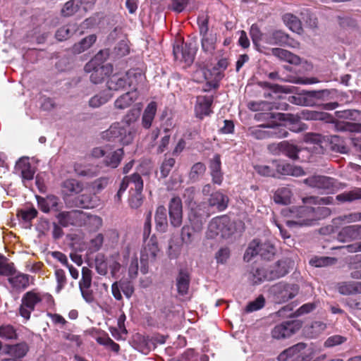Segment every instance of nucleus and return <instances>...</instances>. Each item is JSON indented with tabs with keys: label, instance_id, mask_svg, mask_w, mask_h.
I'll return each mask as SVG.
<instances>
[{
	"label": "nucleus",
	"instance_id": "1",
	"mask_svg": "<svg viewBox=\"0 0 361 361\" xmlns=\"http://www.w3.org/2000/svg\"><path fill=\"white\" fill-rule=\"evenodd\" d=\"M304 95L302 101L300 97L298 98L300 102H295L297 104L319 106L322 109L329 111L334 110L339 106L337 102H328L336 97L337 91L335 89L307 91Z\"/></svg>",
	"mask_w": 361,
	"mask_h": 361
},
{
	"label": "nucleus",
	"instance_id": "2",
	"mask_svg": "<svg viewBox=\"0 0 361 361\" xmlns=\"http://www.w3.org/2000/svg\"><path fill=\"white\" fill-rule=\"evenodd\" d=\"M334 199L332 197H318L315 196H310L302 198V202L305 204L303 206L293 207L290 209L292 216L295 218L294 221L295 224L301 226H311L312 218L311 212L312 209L309 205H321V204H330L333 202Z\"/></svg>",
	"mask_w": 361,
	"mask_h": 361
},
{
	"label": "nucleus",
	"instance_id": "3",
	"mask_svg": "<svg viewBox=\"0 0 361 361\" xmlns=\"http://www.w3.org/2000/svg\"><path fill=\"white\" fill-rule=\"evenodd\" d=\"M140 78L142 73L138 69H130L125 74L111 73L106 81V87L111 91H123L126 87L134 86Z\"/></svg>",
	"mask_w": 361,
	"mask_h": 361
},
{
	"label": "nucleus",
	"instance_id": "4",
	"mask_svg": "<svg viewBox=\"0 0 361 361\" xmlns=\"http://www.w3.org/2000/svg\"><path fill=\"white\" fill-rule=\"evenodd\" d=\"M247 135L256 140H264L286 137L288 136V132L284 126L272 122L250 127L247 129Z\"/></svg>",
	"mask_w": 361,
	"mask_h": 361
},
{
	"label": "nucleus",
	"instance_id": "5",
	"mask_svg": "<svg viewBox=\"0 0 361 361\" xmlns=\"http://www.w3.org/2000/svg\"><path fill=\"white\" fill-rule=\"evenodd\" d=\"M42 294L37 289H32L25 293L21 298L18 314L24 320L30 319L31 313L35 312L42 304Z\"/></svg>",
	"mask_w": 361,
	"mask_h": 361
},
{
	"label": "nucleus",
	"instance_id": "6",
	"mask_svg": "<svg viewBox=\"0 0 361 361\" xmlns=\"http://www.w3.org/2000/svg\"><path fill=\"white\" fill-rule=\"evenodd\" d=\"M231 232V220L227 215L213 218L208 225L207 238L214 239L218 235L225 238Z\"/></svg>",
	"mask_w": 361,
	"mask_h": 361
},
{
	"label": "nucleus",
	"instance_id": "7",
	"mask_svg": "<svg viewBox=\"0 0 361 361\" xmlns=\"http://www.w3.org/2000/svg\"><path fill=\"white\" fill-rule=\"evenodd\" d=\"M197 50L195 40H190L173 45V54L175 60L183 61L187 65H190L195 59Z\"/></svg>",
	"mask_w": 361,
	"mask_h": 361
},
{
	"label": "nucleus",
	"instance_id": "8",
	"mask_svg": "<svg viewBox=\"0 0 361 361\" xmlns=\"http://www.w3.org/2000/svg\"><path fill=\"white\" fill-rule=\"evenodd\" d=\"M299 291L297 284L280 282L272 286L271 293L276 303H284L295 298Z\"/></svg>",
	"mask_w": 361,
	"mask_h": 361
},
{
	"label": "nucleus",
	"instance_id": "9",
	"mask_svg": "<svg viewBox=\"0 0 361 361\" xmlns=\"http://www.w3.org/2000/svg\"><path fill=\"white\" fill-rule=\"evenodd\" d=\"M307 348L306 343H298L281 352L277 359L279 361H310Z\"/></svg>",
	"mask_w": 361,
	"mask_h": 361
},
{
	"label": "nucleus",
	"instance_id": "10",
	"mask_svg": "<svg viewBox=\"0 0 361 361\" xmlns=\"http://www.w3.org/2000/svg\"><path fill=\"white\" fill-rule=\"evenodd\" d=\"M302 326L300 320H289L276 324L271 331L273 339H286L296 334Z\"/></svg>",
	"mask_w": 361,
	"mask_h": 361
},
{
	"label": "nucleus",
	"instance_id": "11",
	"mask_svg": "<svg viewBox=\"0 0 361 361\" xmlns=\"http://www.w3.org/2000/svg\"><path fill=\"white\" fill-rule=\"evenodd\" d=\"M92 281V271L87 267L82 268V277L79 281V288L83 299L87 302H92L94 297L92 290H91Z\"/></svg>",
	"mask_w": 361,
	"mask_h": 361
},
{
	"label": "nucleus",
	"instance_id": "12",
	"mask_svg": "<svg viewBox=\"0 0 361 361\" xmlns=\"http://www.w3.org/2000/svg\"><path fill=\"white\" fill-rule=\"evenodd\" d=\"M294 266V262L288 258L284 257L269 267V274L268 278L271 280L278 279L288 274Z\"/></svg>",
	"mask_w": 361,
	"mask_h": 361
},
{
	"label": "nucleus",
	"instance_id": "13",
	"mask_svg": "<svg viewBox=\"0 0 361 361\" xmlns=\"http://www.w3.org/2000/svg\"><path fill=\"white\" fill-rule=\"evenodd\" d=\"M169 215L171 226L178 228L183 223V204L178 197H172L169 202Z\"/></svg>",
	"mask_w": 361,
	"mask_h": 361
},
{
	"label": "nucleus",
	"instance_id": "14",
	"mask_svg": "<svg viewBox=\"0 0 361 361\" xmlns=\"http://www.w3.org/2000/svg\"><path fill=\"white\" fill-rule=\"evenodd\" d=\"M265 43L269 45H278L281 47H294V40L289 35L281 30H274L267 32L265 36Z\"/></svg>",
	"mask_w": 361,
	"mask_h": 361
},
{
	"label": "nucleus",
	"instance_id": "15",
	"mask_svg": "<svg viewBox=\"0 0 361 361\" xmlns=\"http://www.w3.org/2000/svg\"><path fill=\"white\" fill-rule=\"evenodd\" d=\"M126 129L121 127L118 123L112 124L109 129L102 132V137L104 140L110 142H114L116 140L121 142L123 144H128L132 140L131 133H129V137L128 140H124L122 137L123 135L126 134Z\"/></svg>",
	"mask_w": 361,
	"mask_h": 361
},
{
	"label": "nucleus",
	"instance_id": "16",
	"mask_svg": "<svg viewBox=\"0 0 361 361\" xmlns=\"http://www.w3.org/2000/svg\"><path fill=\"white\" fill-rule=\"evenodd\" d=\"M213 102V96H198L195 106L196 117L202 119L204 116L210 115L213 112L212 110Z\"/></svg>",
	"mask_w": 361,
	"mask_h": 361
},
{
	"label": "nucleus",
	"instance_id": "17",
	"mask_svg": "<svg viewBox=\"0 0 361 361\" xmlns=\"http://www.w3.org/2000/svg\"><path fill=\"white\" fill-rule=\"evenodd\" d=\"M82 214V212L79 210L64 211L59 212L56 217L61 226L68 227L78 225L81 221Z\"/></svg>",
	"mask_w": 361,
	"mask_h": 361
},
{
	"label": "nucleus",
	"instance_id": "18",
	"mask_svg": "<svg viewBox=\"0 0 361 361\" xmlns=\"http://www.w3.org/2000/svg\"><path fill=\"white\" fill-rule=\"evenodd\" d=\"M304 183L311 188L330 190L334 188V179L325 176H312L304 180Z\"/></svg>",
	"mask_w": 361,
	"mask_h": 361
},
{
	"label": "nucleus",
	"instance_id": "19",
	"mask_svg": "<svg viewBox=\"0 0 361 361\" xmlns=\"http://www.w3.org/2000/svg\"><path fill=\"white\" fill-rule=\"evenodd\" d=\"M86 72H91L90 79L94 84H99L103 82L106 76L113 72V66L107 63L105 66H93L90 70H85Z\"/></svg>",
	"mask_w": 361,
	"mask_h": 361
},
{
	"label": "nucleus",
	"instance_id": "20",
	"mask_svg": "<svg viewBox=\"0 0 361 361\" xmlns=\"http://www.w3.org/2000/svg\"><path fill=\"white\" fill-rule=\"evenodd\" d=\"M228 195L221 190L212 192L207 200L208 205L212 208H215L218 212L224 211L228 207Z\"/></svg>",
	"mask_w": 361,
	"mask_h": 361
},
{
	"label": "nucleus",
	"instance_id": "21",
	"mask_svg": "<svg viewBox=\"0 0 361 361\" xmlns=\"http://www.w3.org/2000/svg\"><path fill=\"white\" fill-rule=\"evenodd\" d=\"M338 238L342 242L361 239V225L355 224L343 227L338 233Z\"/></svg>",
	"mask_w": 361,
	"mask_h": 361
},
{
	"label": "nucleus",
	"instance_id": "22",
	"mask_svg": "<svg viewBox=\"0 0 361 361\" xmlns=\"http://www.w3.org/2000/svg\"><path fill=\"white\" fill-rule=\"evenodd\" d=\"M134 346L140 353L147 355L154 349V343L149 335L136 334L133 339Z\"/></svg>",
	"mask_w": 361,
	"mask_h": 361
},
{
	"label": "nucleus",
	"instance_id": "23",
	"mask_svg": "<svg viewBox=\"0 0 361 361\" xmlns=\"http://www.w3.org/2000/svg\"><path fill=\"white\" fill-rule=\"evenodd\" d=\"M8 281L15 290H25L29 286L30 275L16 270L13 275L8 276Z\"/></svg>",
	"mask_w": 361,
	"mask_h": 361
},
{
	"label": "nucleus",
	"instance_id": "24",
	"mask_svg": "<svg viewBox=\"0 0 361 361\" xmlns=\"http://www.w3.org/2000/svg\"><path fill=\"white\" fill-rule=\"evenodd\" d=\"M37 205L39 209L44 212L48 213L51 209L58 211L59 199L54 195H47L46 197L37 196Z\"/></svg>",
	"mask_w": 361,
	"mask_h": 361
},
{
	"label": "nucleus",
	"instance_id": "25",
	"mask_svg": "<svg viewBox=\"0 0 361 361\" xmlns=\"http://www.w3.org/2000/svg\"><path fill=\"white\" fill-rule=\"evenodd\" d=\"M138 97V92L136 89L133 91H128L120 97L114 102V106L117 109H125L128 108L134 103Z\"/></svg>",
	"mask_w": 361,
	"mask_h": 361
},
{
	"label": "nucleus",
	"instance_id": "26",
	"mask_svg": "<svg viewBox=\"0 0 361 361\" xmlns=\"http://www.w3.org/2000/svg\"><path fill=\"white\" fill-rule=\"evenodd\" d=\"M82 190V183L74 178L66 179L61 184V191L65 196L79 194Z\"/></svg>",
	"mask_w": 361,
	"mask_h": 361
},
{
	"label": "nucleus",
	"instance_id": "27",
	"mask_svg": "<svg viewBox=\"0 0 361 361\" xmlns=\"http://www.w3.org/2000/svg\"><path fill=\"white\" fill-rule=\"evenodd\" d=\"M202 50L207 55L212 56L215 49L217 42V36L216 33L208 32L200 35Z\"/></svg>",
	"mask_w": 361,
	"mask_h": 361
},
{
	"label": "nucleus",
	"instance_id": "28",
	"mask_svg": "<svg viewBox=\"0 0 361 361\" xmlns=\"http://www.w3.org/2000/svg\"><path fill=\"white\" fill-rule=\"evenodd\" d=\"M154 220L156 224V230L160 233H165L168 228V221L166 216V209L164 205L157 207Z\"/></svg>",
	"mask_w": 361,
	"mask_h": 361
},
{
	"label": "nucleus",
	"instance_id": "29",
	"mask_svg": "<svg viewBox=\"0 0 361 361\" xmlns=\"http://www.w3.org/2000/svg\"><path fill=\"white\" fill-rule=\"evenodd\" d=\"M272 54L280 60L286 61L290 64L298 65L300 63V58L292 52L281 48H272Z\"/></svg>",
	"mask_w": 361,
	"mask_h": 361
},
{
	"label": "nucleus",
	"instance_id": "30",
	"mask_svg": "<svg viewBox=\"0 0 361 361\" xmlns=\"http://www.w3.org/2000/svg\"><path fill=\"white\" fill-rule=\"evenodd\" d=\"M121 182L126 183V189L130 184L133 185L130 187L129 192H142L143 190V180L141 176L137 173L124 176Z\"/></svg>",
	"mask_w": 361,
	"mask_h": 361
},
{
	"label": "nucleus",
	"instance_id": "31",
	"mask_svg": "<svg viewBox=\"0 0 361 361\" xmlns=\"http://www.w3.org/2000/svg\"><path fill=\"white\" fill-rule=\"evenodd\" d=\"M97 35H90L73 44L71 51L75 54H79L90 49L97 41Z\"/></svg>",
	"mask_w": 361,
	"mask_h": 361
},
{
	"label": "nucleus",
	"instance_id": "32",
	"mask_svg": "<svg viewBox=\"0 0 361 361\" xmlns=\"http://www.w3.org/2000/svg\"><path fill=\"white\" fill-rule=\"evenodd\" d=\"M16 169L20 172L23 180H30L33 179L35 172L28 159H20L16 164Z\"/></svg>",
	"mask_w": 361,
	"mask_h": 361
},
{
	"label": "nucleus",
	"instance_id": "33",
	"mask_svg": "<svg viewBox=\"0 0 361 361\" xmlns=\"http://www.w3.org/2000/svg\"><path fill=\"white\" fill-rule=\"evenodd\" d=\"M29 351V346L26 342H21L14 345H6V353L14 357L13 358L20 360L25 357Z\"/></svg>",
	"mask_w": 361,
	"mask_h": 361
},
{
	"label": "nucleus",
	"instance_id": "34",
	"mask_svg": "<svg viewBox=\"0 0 361 361\" xmlns=\"http://www.w3.org/2000/svg\"><path fill=\"white\" fill-rule=\"evenodd\" d=\"M157 105L155 102H149L146 106L142 117V126L145 129H149L154 121L157 112Z\"/></svg>",
	"mask_w": 361,
	"mask_h": 361
},
{
	"label": "nucleus",
	"instance_id": "35",
	"mask_svg": "<svg viewBox=\"0 0 361 361\" xmlns=\"http://www.w3.org/2000/svg\"><path fill=\"white\" fill-rule=\"evenodd\" d=\"M300 118L305 120L324 121L326 122H330L333 118L329 113L307 109L301 111Z\"/></svg>",
	"mask_w": 361,
	"mask_h": 361
},
{
	"label": "nucleus",
	"instance_id": "36",
	"mask_svg": "<svg viewBox=\"0 0 361 361\" xmlns=\"http://www.w3.org/2000/svg\"><path fill=\"white\" fill-rule=\"evenodd\" d=\"M190 281V278L189 274L181 269L176 279L177 290L180 295H185L188 293Z\"/></svg>",
	"mask_w": 361,
	"mask_h": 361
},
{
	"label": "nucleus",
	"instance_id": "37",
	"mask_svg": "<svg viewBox=\"0 0 361 361\" xmlns=\"http://www.w3.org/2000/svg\"><path fill=\"white\" fill-rule=\"evenodd\" d=\"M292 192L288 187L278 188L274 195V200L276 204L286 205L291 202Z\"/></svg>",
	"mask_w": 361,
	"mask_h": 361
},
{
	"label": "nucleus",
	"instance_id": "38",
	"mask_svg": "<svg viewBox=\"0 0 361 361\" xmlns=\"http://www.w3.org/2000/svg\"><path fill=\"white\" fill-rule=\"evenodd\" d=\"M284 24L293 32L300 33L302 30L300 20L295 15L287 13L282 16Z\"/></svg>",
	"mask_w": 361,
	"mask_h": 361
},
{
	"label": "nucleus",
	"instance_id": "39",
	"mask_svg": "<svg viewBox=\"0 0 361 361\" xmlns=\"http://www.w3.org/2000/svg\"><path fill=\"white\" fill-rule=\"evenodd\" d=\"M202 229H197L194 226L184 225L180 230V239L183 244L186 245H191L195 240V233L199 232Z\"/></svg>",
	"mask_w": 361,
	"mask_h": 361
},
{
	"label": "nucleus",
	"instance_id": "40",
	"mask_svg": "<svg viewBox=\"0 0 361 361\" xmlns=\"http://www.w3.org/2000/svg\"><path fill=\"white\" fill-rule=\"evenodd\" d=\"M124 155L123 148H120L106 156L104 160L105 166L116 169L120 164Z\"/></svg>",
	"mask_w": 361,
	"mask_h": 361
},
{
	"label": "nucleus",
	"instance_id": "41",
	"mask_svg": "<svg viewBox=\"0 0 361 361\" xmlns=\"http://www.w3.org/2000/svg\"><path fill=\"white\" fill-rule=\"evenodd\" d=\"M279 151L292 159L298 158L299 149L297 146L290 144L288 142L283 141L277 145Z\"/></svg>",
	"mask_w": 361,
	"mask_h": 361
},
{
	"label": "nucleus",
	"instance_id": "42",
	"mask_svg": "<svg viewBox=\"0 0 361 361\" xmlns=\"http://www.w3.org/2000/svg\"><path fill=\"white\" fill-rule=\"evenodd\" d=\"M110 54L109 49L100 50L92 59L85 66V70H90L93 66H103L102 63L107 60Z\"/></svg>",
	"mask_w": 361,
	"mask_h": 361
},
{
	"label": "nucleus",
	"instance_id": "43",
	"mask_svg": "<svg viewBox=\"0 0 361 361\" xmlns=\"http://www.w3.org/2000/svg\"><path fill=\"white\" fill-rule=\"evenodd\" d=\"M0 338L5 341H16L18 338L17 329L11 324L0 326Z\"/></svg>",
	"mask_w": 361,
	"mask_h": 361
},
{
	"label": "nucleus",
	"instance_id": "44",
	"mask_svg": "<svg viewBox=\"0 0 361 361\" xmlns=\"http://www.w3.org/2000/svg\"><path fill=\"white\" fill-rule=\"evenodd\" d=\"M260 240L259 239L252 240L248 245V247L244 254V260L249 262L254 257L259 255Z\"/></svg>",
	"mask_w": 361,
	"mask_h": 361
},
{
	"label": "nucleus",
	"instance_id": "45",
	"mask_svg": "<svg viewBox=\"0 0 361 361\" xmlns=\"http://www.w3.org/2000/svg\"><path fill=\"white\" fill-rule=\"evenodd\" d=\"M276 253L275 247L269 241H260L259 256L264 260H270Z\"/></svg>",
	"mask_w": 361,
	"mask_h": 361
},
{
	"label": "nucleus",
	"instance_id": "46",
	"mask_svg": "<svg viewBox=\"0 0 361 361\" xmlns=\"http://www.w3.org/2000/svg\"><path fill=\"white\" fill-rule=\"evenodd\" d=\"M277 171L282 175L298 176L304 174V171L300 167H295L290 164H279Z\"/></svg>",
	"mask_w": 361,
	"mask_h": 361
},
{
	"label": "nucleus",
	"instance_id": "47",
	"mask_svg": "<svg viewBox=\"0 0 361 361\" xmlns=\"http://www.w3.org/2000/svg\"><path fill=\"white\" fill-rule=\"evenodd\" d=\"M16 273V268L13 262H8V259L0 254V276H8Z\"/></svg>",
	"mask_w": 361,
	"mask_h": 361
},
{
	"label": "nucleus",
	"instance_id": "48",
	"mask_svg": "<svg viewBox=\"0 0 361 361\" xmlns=\"http://www.w3.org/2000/svg\"><path fill=\"white\" fill-rule=\"evenodd\" d=\"M250 35L253 44L257 47L259 46V42H263L265 43V36H267V32L263 33L256 24H253L250 27Z\"/></svg>",
	"mask_w": 361,
	"mask_h": 361
},
{
	"label": "nucleus",
	"instance_id": "49",
	"mask_svg": "<svg viewBox=\"0 0 361 361\" xmlns=\"http://www.w3.org/2000/svg\"><path fill=\"white\" fill-rule=\"evenodd\" d=\"M80 6L81 4L79 0H70L64 4L61 10V15L64 17L71 16L79 10Z\"/></svg>",
	"mask_w": 361,
	"mask_h": 361
},
{
	"label": "nucleus",
	"instance_id": "50",
	"mask_svg": "<svg viewBox=\"0 0 361 361\" xmlns=\"http://www.w3.org/2000/svg\"><path fill=\"white\" fill-rule=\"evenodd\" d=\"M361 199V188H357L355 190L344 192L336 196V200L341 202H352L353 200Z\"/></svg>",
	"mask_w": 361,
	"mask_h": 361
},
{
	"label": "nucleus",
	"instance_id": "51",
	"mask_svg": "<svg viewBox=\"0 0 361 361\" xmlns=\"http://www.w3.org/2000/svg\"><path fill=\"white\" fill-rule=\"evenodd\" d=\"M206 171V166L202 162H197L192 165L189 173V178L192 181H197Z\"/></svg>",
	"mask_w": 361,
	"mask_h": 361
},
{
	"label": "nucleus",
	"instance_id": "52",
	"mask_svg": "<svg viewBox=\"0 0 361 361\" xmlns=\"http://www.w3.org/2000/svg\"><path fill=\"white\" fill-rule=\"evenodd\" d=\"M75 207L82 209H90L94 207L92 197L90 195L82 194L76 197L73 201Z\"/></svg>",
	"mask_w": 361,
	"mask_h": 361
},
{
	"label": "nucleus",
	"instance_id": "53",
	"mask_svg": "<svg viewBox=\"0 0 361 361\" xmlns=\"http://www.w3.org/2000/svg\"><path fill=\"white\" fill-rule=\"evenodd\" d=\"M269 274V269L265 267L257 268L252 271L254 283L258 284L264 281H272L271 279L268 278Z\"/></svg>",
	"mask_w": 361,
	"mask_h": 361
},
{
	"label": "nucleus",
	"instance_id": "54",
	"mask_svg": "<svg viewBox=\"0 0 361 361\" xmlns=\"http://www.w3.org/2000/svg\"><path fill=\"white\" fill-rule=\"evenodd\" d=\"M145 243H146L145 247V251L147 252L146 255L148 256L149 255L152 257L154 258L159 250L157 237L155 235H152L149 240Z\"/></svg>",
	"mask_w": 361,
	"mask_h": 361
},
{
	"label": "nucleus",
	"instance_id": "55",
	"mask_svg": "<svg viewBox=\"0 0 361 361\" xmlns=\"http://www.w3.org/2000/svg\"><path fill=\"white\" fill-rule=\"evenodd\" d=\"M312 212H311L312 223H314L321 219H324L330 215L331 211L325 207L318 206L317 207H312Z\"/></svg>",
	"mask_w": 361,
	"mask_h": 361
},
{
	"label": "nucleus",
	"instance_id": "56",
	"mask_svg": "<svg viewBox=\"0 0 361 361\" xmlns=\"http://www.w3.org/2000/svg\"><path fill=\"white\" fill-rule=\"evenodd\" d=\"M128 204L130 208L137 209L140 208L142 203L144 196L142 192H129Z\"/></svg>",
	"mask_w": 361,
	"mask_h": 361
},
{
	"label": "nucleus",
	"instance_id": "57",
	"mask_svg": "<svg viewBox=\"0 0 361 361\" xmlns=\"http://www.w3.org/2000/svg\"><path fill=\"white\" fill-rule=\"evenodd\" d=\"M141 109L140 107H133L130 109L123 116L122 122L127 126H130L135 123L140 116Z\"/></svg>",
	"mask_w": 361,
	"mask_h": 361
},
{
	"label": "nucleus",
	"instance_id": "58",
	"mask_svg": "<svg viewBox=\"0 0 361 361\" xmlns=\"http://www.w3.org/2000/svg\"><path fill=\"white\" fill-rule=\"evenodd\" d=\"M109 263L104 259L103 255H98L95 258V269L97 272L102 276H105L108 272Z\"/></svg>",
	"mask_w": 361,
	"mask_h": 361
},
{
	"label": "nucleus",
	"instance_id": "59",
	"mask_svg": "<svg viewBox=\"0 0 361 361\" xmlns=\"http://www.w3.org/2000/svg\"><path fill=\"white\" fill-rule=\"evenodd\" d=\"M111 97L105 93H99L92 97L89 101V105L92 108H98L106 104Z\"/></svg>",
	"mask_w": 361,
	"mask_h": 361
},
{
	"label": "nucleus",
	"instance_id": "60",
	"mask_svg": "<svg viewBox=\"0 0 361 361\" xmlns=\"http://www.w3.org/2000/svg\"><path fill=\"white\" fill-rule=\"evenodd\" d=\"M336 262V259L329 257H315L310 261L311 265L316 267H322L333 264Z\"/></svg>",
	"mask_w": 361,
	"mask_h": 361
},
{
	"label": "nucleus",
	"instance_id": "61",
	"mask_svg": "<svg viewBox=\"0 0 361 361\" xmlns=\"http://www.w3.org/2000/svg\"><path fill=\"white\" fill-rule=\"evenodd\" d=\"M175 164L176 160L173 158L169 157L164 159L160 167L161 178H166L169 176Z\"/></svg>",
	"mask_w": 361,
	"mask_h": 361
},
{
	"label": "nucleus",
	"instance_id": "62",
	"mask_svg": "<svg viewBox=\"0 0 361 361\" xmlns=\"http://www.w3.org/2000/svg\"><path fill=\"white\" fill-rule=\"evenodd\" d=\"M37 209L32 207L28 209H21L18 211L17 216L25 222H30L37 217Z\"/></svg>",
	"mask_w": 361,
	"mask_h": 361
},
{
	"label": "nucleus",
	"instance_id": "63",
	"mask_svg": "<svg viewBox=\"0 0 361 361\" xmlns=\"http://www.w3.org/2000/svg\"><path fill=\"white\" fill-rule=\"evenodd\" d=\"M55 277L57 282L56 291L59 293L66 286L67 279L64 270L62 269H56L55 270Z\"/></svg>",
	"mask_w": 361,
	"mask_h": 361
},
{
	"label": "nucleus",
	"instance_id": "64",
	"mask_svg": "<svg viewBox=\"0 0 361 361\" xmlns=\"http://www.w3.org/2000/svg\"><path fill=\"white\" fill-rule=\"evenodd\" d=\"M188 220L192 226L197 229H202L203 225L202 216L195 210L191 209L188 214Z\"/></svg>",
	"mask_w": 361,
	"mask_h": 361
}]
</instances>
